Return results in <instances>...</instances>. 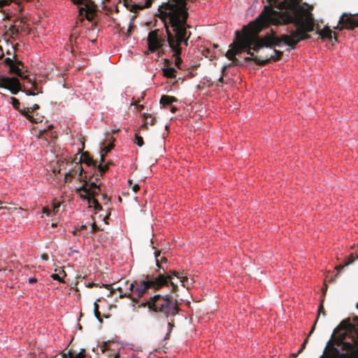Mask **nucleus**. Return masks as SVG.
I'll return each mask as SVG.
<instances>
[{"label": "nucleus", "instance_id": "obj_1", "mask_svg": "<svg viewBox=\"0 0 358 358\" xmlns=\"http://www.w3.org/2000/svg\"><path fill=\"white\" fill-rule=\"evenodd\" d=\"M279 10L266 6L254 22L243 28V34L236 31V39L226 52L233 60L245 49L258 51L264 46L278 45L284 43L294 48L295 45L309 38L308 32L314 29V19L310 8L300 0H283L275 2Z\"/></svg>", "mask_w": 358, "mask_h": 358}, {"label": "nucleus", "instance_id": "obj_2", "mask_svg": "<svg viewBox=\"0 0 358 358\" xmlns=\"http://www.w3.org/2000/svg\"><path fill=\"white\" fill-rule=\"evenodd\" d=\"M159 15L164 23L168 42L173 52L174 64L180 69L182 59L180 57V45L184 42L187 45L186 20L188 15L185 0H169L159 8Z\"/></svg>", "mask_w": 358, "mask_h": 358}, {"label": "nucleus", "instance_id": "obj_3", "mask_svg": "<svg viewBox=\"0 0 358 358\" xmlns=\"http://www.w3.org/2000/svg\"><path fill=\"white\" fill-rule=\"evenodd\" d=\"M178 306L176 301H173L171 296L159 294L153 296L149 301L139 305V307H148L150 310L162 313L166 317L176 315L178 312Z\"/></svg>", "mask_w": 358, "mask_h": 358}, {"label": "nucleus", "instance_id": "obj_4", "mask_svg": "<svg viewBox=\"0 0 358 358\" xmlns=\"http://www.w3.org/2000/svg\"><path fill=\"white\" fill-rule=\"evenodd\" d=\"M173 276L176 277L182 287H187V289L189 288V286L187 284L188 282L187 276L183 273H180L176 271H170V274H167L164 271L162 273L161 270H158L155 274H153L152 275H147V278L149 282H150V284L151 287L159 289L166 285L168 282H170L171 290L173 292H176L178 285L176 282H175Z\"/></svg>", "mask_w": 358, "mask_h": 358}, {"label": "nucleus", "instance_id": "obj_5", "mask_svg": "<svg viewBox=\"0 0 358 358\" xmlns=\"http://www.w3.org/2000/svg\"><path fill=\"white\" fill-rule=\"evenodd\" d=\"M96 180H97L96 178ZM76 192L81 198L87 201L89 207H93L96 210H101V207L95 199L100 192V183H98L97 181L85 182L77 187Z\"/></svg>", "mask_w": 358, "mask_h": 358}, {"label": "nucleus", "instance_id": "obj_6", "mask_svg": "<svg viewBox=\"0 0 358 358\" xmlns=\"http://www.w3.org/2000/svg\"><path fill=\"white\" fill-rule=\"evenodd\" d=\"M282 42L284 41L282 40L277 46H279ZM273 46L275 45H273ZM271 47H272V45L268 47L264 46L263 48H260L258 51H257L258 53H259V55H255L250 51L251 49H249L247 53L248 55H250V58L255 61L256 64L259 65H264L271 60L277 61L281 57L282 52L275 49H271Z\"/></svg>", "mask_w": 358, "mask_h": 358}, {"label": "nucleus", "instance_id": "obj_7", "mask_svg": "<svg viewBox=\"0 0 358 358\" xmlns=\"http://www.w3.org/2000/svg\"><path fill=\"white\" fill-rule=\"evenodd\" d=\"M54 173H64V182H69L71 178L74 177L77 174L80 176L83 172L82 165L78 162H61L58 164V169H53Z\"/></svg>", "mask_w": 358, "mask_h": 358}, {"label": "nucleus", "instance_id": "obj_8", "mask_svg": "<svg viewBox=\"0 0 358 358\" xmlns=\"http://www.w3.org/2000/svg\"><path fill=\"white\" fill-rule=\"evenodd\" d=\"M164 38L159 29L151 31L147 38L148 53H153L162 48Z\"/></svg>", "mask_w": 358, "mask_h": 358}, {"label": "nucleus", "instance_id": "obj_9", "mask_svg": "<svg viewBox=\"0 0 358 358\" xmlns=\"http://www.w3.org/2000/svg\"><path fill=\"white\" fill-rule=\"evenodd\" d=\"M74 3L81 5L79 8V15L92 20L96 10V6L94 2H89L88 0H72Z\"/></svg>", "mask_w": 358, "mask_h": 358}, {"label": "nucleus", "instance_id": "obj_10", "mask_svg": "<svg viewBox=\"0 0 358 358\" xmlns=\"http://www.w3.org/2000/svg\"><path fill=\"white\" fill-rule=\"evenodd\" d=\"M0 8L1 12L6 14V18L16 15L21 10L20 5L16 2V0H0Z\"/></svg>", "mask_w": 358, "mask_h": 358}, {"label": "nucleus", "instance_id": "obj_11", "mask_svg": "<svg viewBox=\"0 0 358 358\" xmlns=\"http://www.w3.org/2000/svg\"><path fill=\"white\" fill-rule=\"evenodd\" d=\"M320 358H351L346 353H340L338 349L334 345V342L329 340Z\"/></svg>", "mask_w": 358, "mask_h": 358}, {"label": "nucleus", "instance_id": "obj_12", "mask_svg": "<svg viewBox=\"0 0 358 358\" xmlns=\"http://www.w3.org/2000/svg\"><path fill=\"white\" fill-rule=\"evenodd\" d=\"M0 87L9 90L14 94H16L20 90V81L15 77H1Z\"/></svg>", "mask_w": 358, "mask_h": 358}, {"label": "nucleus", "instance_id": "obj_13", "mask_svg": "<svg viewBox=\"0 0 358 358\" xmlns=\"http://www.w3.org/2000/svg\"><path fill=\"white\" fill-rule=\"evenodd\" d=\"M150 283L147 277L145 280H137L136 288L134 289V296H131V300L137 301L142 297L148 289L152 288Z\"/></svg>", "mask_w": 358, "mask_h": 358}, {"label": "nucleus", "instance_id": "obj_14", "mask_svg": "<svg viewBox=\"0 0 358 358\" xmlns=\"http://www.w3.org/2000/svg\"><path fill=\"white\" fill-rule=\"evenodd\" d=\"M338 22L343 27L352 29L358 27V17L355 15H348L346 13H343L340 17Z\"/></svg>", "mask_w": 358, "mask_h": 358}, {"label": "nucleus", "instance_id": "obj_15", "mask_svg": "<svg viewBox=\"0 0 358 358\" xmlns=\"http://www.w3.org/2000/svg\"><path fill=\"white\" fill-rule=\"evenodd\" d=\"M39 108V106L38 104H34L32 107H27L22 110H20V113L26 117L29 121L33 122H41V117H34L31 113L35 110Z\"/></svg>", "mask_w": 358, "mask_h": 358}, {"label": "nucleus", "instance_id": "obj_16", "mask_svg": "<svg viewBox=\"0 0 358 358\" xmlns=\"http://www.w3.org/2000/svg\"><path fill=\"white\" fill-rule=\"evenodd\" d=\"M155 257L156 265L158 267L159 270H162V271L166 272L168 269L166 258L164 257H162L160 255L159 251H156L155 252Z\"/></svg>", "mask_w": 358, "mask_h": 358}, {"label": "nucleus", "instance_id": "obj_17", "mask_svg": "<svg viewBox=\"0 0 358 358\" xmlns=\"http://www.w3.org/2000/svg\"><path fill=\"white\" fill-rule=\"evenodd\" d=\"M4 63L9 66L10 71L14 73L19 76L22 77V70L19 68L18 64H15L12 59L8 57L4 59Z\"/></svg>", "mask_w": 358, "mask_h": 358}, {"label": "nucleus", "instance_id": "obj_18", "mask_svg": "<svg viewBox=\"0 0 358 358\" xmlns=\"http://www.w3.org/2000/svg\"><path fill=\"white\" fill-rule=\"evenodd\" d=\"M353 329V325L348 320L342 321L339 325L334 330V335L337 334L340 331L344 330L346 331H351Z\"/></svg>", "mask_w": 358, "mask_h": 358}, {"label": "nucleus", "instance_id": "obj_19", "mask_svg": "<svg viewBox=\"0 0 358 358\" xmlns=\"http://www.w3.org/2000/svg\"><path fill=\"white\" fill-rule=\"evenodd\" d=\"M113 148V142H107L103 143L101 147V161H103L105 155L109 152Z\"/></svg>", "mask_w": 358, "mask_h": 358}, {"label": "nucleus", "instance_id": "obj_20", "mask_svg": "<svg viewBox=\"0 0 358 358\" xmlns=\"http://www.w3.org/2000/svg\"><path fill=\"white\" fill-rule=\"evenodd\" d=\"M177 99L173 96L163 95L160 99V103L163 106L169 105L173 102H176Z\"/></svg>", "mask_w": 358, "mask_h": 358}, {"label": "nucleus", "instance_id": "obj_21", "mask_svg": "<svg viewBox=\"0 0 358 358\" xmlns=\"http://www.w3.org/2000/svg\"><path fill=\"white\" fill-rule=\"evenodd\" d=\"M331 34H332V31L328 27H324L322 29H321L318 32V34L322 38H331Z\"/></svg>", "mask_w": 358, "mask_h": 358}, {"label": "nucleus", "instance_id": "obj_22", "mask_svg": "<svg viewBox=\"0 0 358 358\" xmlns=\"http://www.w3.org/2000/svg\"><path fill=\"white\" fill-rule=\"evenodd\" d=\"M163 74L167 78L176 77V69L173 67H166L162 69Z\"/></svg>", "mask_w": 358, "mask_h": 358}, {"label": "nucleus", "instance_id": "obj_23", "mask_svg": "<svg viewBox=\"0 0 358 358\" xmlns=\"http://www.w3.org/2000/svg\"><path fill=\"white\" fill-rule=\"evenodd\" d=\"M60 205L59 203H54L52 204V210L47 208H43V213H45L48 216H50V215H55L56 213V210L59 208Z\"/></svg>", "mask_w": 358, "mask_h": 358}, {"label": "nucleus", "instance_id": "obj_24", "mask_svg": "<svg viewBox=\"0 0 358 358\" xmlns=\"http://www.w3.org/2000/svg\"><path fill=\"white\" fill-rule=\"evenodd\" d=\"M16 208L2 206L0 203V215H6L13 213L14 210H16Z\"/></svg>", "mask_w": 358, "mask_h": 358}, {"label": "nucleus", "instance_id": "obj_25", "mask_svg": "<svg viewBox=\"0 0 358 358\" xmlns=\"http://www.w3.org/2000/svg\"><path fill=\"white\" fill-rule=\"evenodd\" d=\"M29 83L31 85V89L28 90L27 94L35 96L39 93L36 87L35 86V83H33L31 79H29Z\"/></svg>", "mask_w": 358, "mask_h": 358}, {"label": "nucleus", "instance_id": "obj_26", "mask_svg": "<svg viewBox=\"0 0 358 358\" xmlns=\"http://www.w3.org/2000/svg\"><path fill=\"white\" fill-rule=\"evenodd\" d=\"M136 281L137 280H135L130 284L129 288L130 292L128 294H125L124 296L129 297L131 299V296H134V289L136 288Z\"/></svg>", "mask_w": 358, "mask_h": 358}, {"label": "nucleus", "instance_id": "obj_27", "mask_svg": "<svg viewBox=\"0 0 358 358\" xmlns=\"http://www.w3.org/2000/svg\"><path fill=\"white\" fill-rule=\"evenodd\" d=\"M343 346L344 350L347 351H353L355 350V345L353 343H351L350 342H343Z\"/></svg>", "mask_w": 358, "mask_h": 358}, {"label": "nucleus", "instance_id": "obj_28", "mask_svg": "<svg viewBox=\"0 0 358 358\" xmlns=\"http://www.w3.org/2000/svg\"><path fill=\"white\" fill-rule=\"evenodd\" d=\"M11 103H12L13 106L15 109H19L20 108V101L17 99H15L14 97H12L11 98Z\"/></svg>", "mask_w": 358, "mask_h": 358}, {"label": "nucleus", "instance_id": "obj_29", "mask_svg": "<svg viewBox=\"0 0 358 358\" xmlns=\"http://www.w3.org/2000/svg\"><path fill=\"white\" fill-rule=\"evenodd\" d=\"M73 358H85V350L82 349L81 351L76 355H74L73 354Z\"/></svg>", "mask_w": 358, "mask_h": 358}, {"label": "nucleus", "instance_id": "obj_30", "mask_svg": "<svg viewBox=\"0 0 358 358\" xmlns=\"http://www.w3.org/2000/svg\"><path fill=\"white\" fill-rule=\"evenodd\" d=\"M135 143L139 146L141 147L143 145V138L138 136H136Z\"/></svg>", "mask_w": 358, "mask_h": 358}, {"label": "nucleus", "instance_id": "obj_31", "mask_svg": "<svg viewBox=\"0 0 358 358\" xmlns=\"http://www.w3.org/2000/svg\"><path fill=\"white\" fill-rule=\"evenodd\" d=\"M107 169H108V166L106 165H102V164H99V171L101 174H102L103 173L106 172V171Z\"/></svg>", "mask_w": 358, "mask_h": 358}, {"label": "nucleus", "instance_id": "obj_32", "mask_svg": "<svg viewBox=\"0 0 358 358\" xmlns=\"http://www.w3.org/2000/svg\"><path fill=\"white\" fill-rule=\"evenodd\" d=\"M307 342H308V339H306V340L303 341V344H302V345H301V348L299 349V350L297 352V353L295 355V356H297L299 354H300L301 352H303V350L305 349V348H306V345Z\"/></svg>", "mask_w": 358, "mask_h": 358}, {"label": "nucleus", "instance_id": "obj_33", "mask_svg": "<svg viewBox=\"0 0 358 358\" xmlns=\"http://www.w3.org/2000/svg\"><path fill=\"white\" fill-rule=\"evenodd\" d=\"M51 277L52 279L55 280H58L59 282H62V278H60L59 275L57 274V273H53L51 275Z\"/></svg>", "mask_w": 358, "mask_h": 358}, {"label": "nucleus", "instance_id": "obj_34", "mask_svg": "<svg viewBox=\"0 0 358 358\" xmlns=\"http://www.w3.org/2000/svg\"><path fill=\"white\" fill-rule=\"evenodd\" d=\"M94 316L96 317V319L99 321V322H102V320L101 318V316H100V313L99 311V310H94Z\"/></svg>", "mask_w": 358, "mask_h": 358}, {"label": "nucleus", "instance_id": "obj_35", "mask_svg": "<svg viewBox=\"0 0 358 358\" xmlns=\"http://www.w3.org/2000/svg\"><path fill=\"white\" fill-rule=\"evenodd\" d=\"M173 324H172V322H169L168 324H167V327H168L167 335H169L171 333V330L173 329Z\"/></svg>", "mask_w": 358, "mask_h": 358}, {"label": "nucleus", "instance_id": "obj_36", "mask_svg": "<svg viewBox=\"0 0 358 358\" xmlns=\"http://www.w3.org/2000/svg\"><path fill=\"white\" fill-rule=\"evenodd\" d=\"M321 313H322L323 315H325L324 311V307L322 304H320L319 308H318V315H320Z\"/></svg>", "mask_w": 358, "mask_h": 358}, {"label": "nucleus", "instance_id": "obj_37", "mask_svg": "<svg viewBox=\"0 0 358 358\" xmlns=\"http://www.w3.org/2000/svg\"><path fill=\"white\" fill-rule=\"evenodd\" d=\"M62 358H73V353L69 351L68 354H64Z\"/></svg>", "mask_w": 358, "mask_h": 358}, {"label": "nucleus", "instance_id": "obj_38", "mask_svg": "<svg viewBox=\"0 0 358 358\" xmlns=\"http://www.w3.org/2000/svg\"><path fill=\"white\" fill-rule=\"evenodd\" d=\"M28 282H29V283H31V284L35 283L37 282V279L34 277H31L28 279Z\"/></svg>", "mask_w": 358, "mask_h": 358}, {"label": "nucleus", "instance_id": "obj_39", "mask_svg": "<svg viewBox=\"0 0 358 358\" xmlns=\"http://www.w3.org/2000/svg\"><path fill=\"white\" fill-rule=\"evenodd\" d=\"M97 229V226L96 224V223L94 222L92 224V232H94L96 231Z\"/></svg>", "mask_w": 358, "mask_h": 358}, {"label": "nucleus", "instance_id": "obj_40", "mask_svg": "<svg viewBox=\"0 0 358 358\" xmlns=\"http://www.w3.org/2000/svg\"><path fill=\"white\" fill-rule=\"evenodd\" d=\"M99 301V299H97L94 303V310H99V305H98V301Z\"/></svg>", "mask_w": 358, "mask_h": 358}, {"label": "nucleus", "instance_id": "obj_41", "mask_svg": "<svg viewBox=\"0 0 358 358\" xmlns=\"http://www.w3.org/2000/svg\"><path fill=\"white\" fill-rule=\"evenodd\" d=\"M139 185L138 184H135L133 187H132V189L134 192H136L138 189H139Z\"/></svg>", "mask_w": 358, "mask_h": 358}, {"label": "nucleus", "instance_id": "obj_42", "mask_svg": "<svg viewBox=\"0 0 358 358\" xmlns=\"http://www.w3.org/2000/svg\"><path fill=\"white\" fill-rule=\"evenodd\" d=\"M210 53V51L209 50L206 49L205 50L204 52H203V55L206 57H213V55H210L208 56V54Z\"/></svg>", "mask_w": 358, "mask_h": 358}, {"label": "nucleus", "instance_id": "obj_43", "mask_svg": "<svg viewBox=\"0 0 358 358\" xmlns=\"http://www.w3.org/2000/svg\"><path fill=\"white\" fill-rule=\"evenodd\" d=\"M152 5V0H147L145 4V7H150Z\"/></svg>", "mask_w": 358, "mask_h": 358}, {"label": "nucleus", "instance_id": "obj_44", "mask_svg": "<svg viewBox=\"0 0 358 358\" xmlns=\"http://www.w3.org/2000/svg\"><path fill=\"white\" fill-rule=\"evenodd\" d=\"M229 66V65H227L226 64V65L222 66V75H224L225 73L226 69H227V66Z\"/></svg>", "mask_w": 358, "mask_h": 358}, {"label": "nucleus", "instance_id": "obj_45", "mask_svg": "<svg viewBox=\"0 0 358 358\" xmlns=\"http://www.w3.org/2000/svg\"><path fill=\"white\" fill-rule=\"evenodd\" d=\"M41 258L44 260V261H47L48 260V257L46 255H43L41 256Z\"/></svg>", "mask_w": 358, "mask_h": 358}, {"label": "nucleus", "instance_id": "obj_46", "mask_svg": "<svg viewBox=\"0 0 358 358\" xmlns=\"http://www.w3.org/2000/svg\"><path fill=\"white\" fill-rule=\"evenodd\" d=\"M175 110H176V108H175L174 107H172V108H171V111H172L173 113H174V112H175Z\"/></svg>", "mask_w": 358, "mask_h": 358}, {"label": "nucleus", "instance_id": "obj_47", "mask_svg": "<svg viewBox=\"0 0 358 358\" xmlns=\"http://www.w3.org/2000/svg\"><path fill=\"white\" fill-rule=\"evenodd\" d=\"M219 80H220V82H222V80H223V78H222V76H221V77L219 78Z\"/></svg>", "mask_w": 358, "mask_h": 358}, {"label": "nucleus", "instance_id": "obj_48", "mask_svg": "<svg viewBox=\"0 0 358 358\" xmlns=\"http://www.w3.org/2000/svg\"><path fill=\"white\" fill-rule=\"evenodd\" d=\"M313 331H314V327H313V329H311V331H310V332L309 335H310V334H311L313 332Z\"/></svg>", "mask_w": 358, "mask_h": 358}, {"label": "nucleus", "instance_id": "obj_49", "mask_svg": "<svg viewBox=\"0 0 358 358\" xmlns=\"http://www.w3.org/2000/svg\"><path fill=\"white\" fill-rule=\"evenodd\" d=\"M1 48L0 47V50H1ZM3 55V53H1V54L0 55V59H1V58H2Z\"/></svg>", "mask_w": 358, "mask_h": 358}, {"label": "nucleus", "instance_id": "obj_50", "mask_svg": "<svg viewBox=\"0 0 358 358\" xmlns=\"http://www.w3.org/2000/svg\"><path fill=\"white\" fill-rule=\"evenodd\" d=\"M128 182H129V184H131V183H132V180H128Z\"/></svg>", "mask_w": 358, "mask_h": 358}, {"label": "nucleus", "instance_id": "obj_51", "mask_svg": "<svg viewBox=\"0 0 358 358\" xmlns=\"http://www.w3.org/2000/svg\"><path fill=\"white\" fill-rule=\"evenodd\" d=\"M92 285H93V283H90V284L88 285V287H92Z\"/></svg>", "mask_w": 358, "mask_h": 358}, {"label": "nucleus", "instance_id": "obj_52", "mask_svg": "<svg viewBox=\"0 0 358 358\" xmlns=\"http://www.w3.org/2000/svg\"><path fill=\"white\" fill-rule=\"evenodd\" d=\"M344 336H345V334H343L341 336V339H343L344 338Z\"/></svg>", "mask_w": 358, "mask_h": 358}, {"label": "nucleus", "instance_id": "obj_53", "mask_svg": "<svg viewBox=\"0 0 358 358\" xmlns=\"http://www.w3.org/2000/svg\"><path fill=\"white\" fill-rule=\"evenodd\" d=\"M217 45H214V48H217Z\"/></svg>", "mask_w": 358, "mask_h": 358}, {"label": "nucleus", "instance_id": "obj_54", "mask_svg": "<svg viewBox=\"0 0 358 358\" xmlns=\"http://www.w3.org/2000/svg\"><path fill=\"white\" fill-rule=\"evenodd\" d=\"M357 307H358V303H357Z\"/></svg>", "mask_w": 358, "mask_h": 358}, {"label": "nucleus", "instance_id": "obj_55", "mask_svg": "<svg viewBox=\"0 0 358 358\" xmlns=\"http://www.w3.org/2000/svg\"><path fill=\"white\" fill-rule=\"evenodd\" d=\"M357 258H358V255H357Z\"/></svg>", "mask_w": 358, "mask_h": 358}]
</instances>
